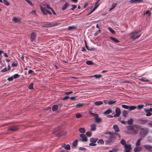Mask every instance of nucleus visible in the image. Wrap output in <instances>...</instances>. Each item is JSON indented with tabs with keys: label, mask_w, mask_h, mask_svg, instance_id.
I'll return each instance as SVG.
<instances>
[{
	"label": "nucleus",
	"mask_w": 152,
	"mask_h": 152,
	"mask_svg": "<svg viewBox=\"0 0 152 152\" xmlns=\"http://www.w3.org/2000/svg\"><path fill=\"white\" fill-rule=\"evenodd\" d=\"M18 129V127L17 126H13L9 128L8 129V130L12 131H14L17 130Z\"/></svg>",
	"instance_id": "nucleus-14"
},
{
	"label": "nucleus",
	"mask_w": 152,
	"mask_h": 152,
	"mask_svg": "<svg viewBox=\"0 0 152 152\" xmlns=\"http://www.w3.org/2000/svg\"><path fill=\"white\" fill-rule=\"evenodd\" d=\"M104 141L102 139L99 140L97 142V143L98 144H103L104 143Z\"/></svg>",
	"instance_id": "nucleus-43"
},
{
	"label": "nucleus",
	"mask_w": 152,
	"mask_h": 152,
	"mask_svg": "<svg viewBox=\"0 0 152 152\" xmlns=\"http://www.w3.org/2000/svg\"><path fill=\"white\" fill-rule=\"evenodd\" d=\"M76 117L77 118H80L82 116V115H81L79 113H76Z\"/></svg>",
	"instance_id": "nucleus-44"
},
{
	"label": "nucleus",
	"mask_w": 152,
	"mask_h": 152,
	"mask_svg": "<svg viewBox=\"0 0 152 152\" xmlns=\"http://www.w3.org/2000/svg\"><path fill=\"white\" fill-rule=\"evenodd\" d=\"M12 20L14 22H17L20 21L19 19L18 18H16V17L13 18Z\"/></svg>",
	"instance_id": "nucleus-40"
},
{
	"label": "nucleus",
	"mask_w": 152,
	"mask_h": 152,
	"mask_svg": "<svg viewBox=\"0 0 152 152\" xmlns=\"http://www.w3.org/2000/svg\"><path fill=\"white\" fill-rule=\"evenodd\" d=\"M4 3L6 5L8 6L10 4V3L7 0H3Z\"/></svg>",
	"instance_id": "nucleus-45"
},
{
	"label": "nucleus",
	"mask_w": 152,
	"mask_h": 152,
	"mask_svg": "<svg viewBox=\"0 0 152 152\" xmlns=\"http://www.w3.org/2000/svg\"><path fill=\"white\" fill-rule=\"evenodd\" d=\"M116 102V101L110 100V101H109L107 102V103L109 105H112V104H115Z\"/></svg>",
	"instance_id": "nucleus-31"
},
{
	"label": "nucleus",
	"mask_w": 152,
	"mask_h": 152,
	"mask_svg": "<svg viewBox=\"0 0 152 152\" xmlns=\"http://www.w3.org/2000/svg\"><path fill=\"white\" fill-rule=\"evenodd\" d=\"M114 141L115 140L110 136L108 140L106 143L107 144H110V143H111L114 142Z\"/></svg>",
	"instance_id": "nucleus-13"
},
{
	"label": "nucleus",
	"mask_w": 152,
	"mask_h": 152,
	"mask_svg": "<svg viewBox=\"0 0 152 152\" xmlns=\"http://www.w3.org/2000/svg\"><path fill=\"white\" fill-rule=\"evenodd\" d=\"M144 111L145 112H149L150 111L152 112V108H150L148 109H145Z\"/></svg>",
	"instance_id": "nucleus-59"
},
{
	"label": "nucleus",
	"mask_w": 152,
	"mask_h": 152,
	"mask_svg": "<svg viewBox=\"0 0 152 152\" xmlns=\"http://www.w3.org/2000/svg\"><path fill=\"white\" fill-rule=\"evenodd\" d=\"M78 140H76L72 143V145L74 147H76L77 145Z\"/></svg>",
	"instance_id": "nucleus-39"
},
{
	"label": "nucleus",
	"mask_w": 152,
	"mask_h": 152,
	"mask_svg": "<svg viewBox=\"0 0 152 152\" xmlns=\"http://www.w3.org/2000/svg\"><path fill=\"white\" fill-rule=\"evenodd\" d=\"M113 128L115 132L119 131V129L118 126L116 125H114L113 126Z\"/></svg>",
	"instance_id": "nucleus-22"
},
{
	"label": "nucleus",
	"mask_w": 152,
	"mask_h": 152,
	"mask_svg": "<svg viewBox=\"0 0 152 152\" xmlns=\"http://www.w3.org/2000/svg\"><path fill=\"white\" fill-rule=\"evenodd\" d=\"M140 81L143 82H147L148 81V80L145 77H142L139 79Z\"/></svg>",
	"instance_id": "nucleus-33"
},
{
	"label": "nucleus",
	"mask_w": 152,
	"mask_h": 152,
	"mask_svg": "<svg viewBox=\"0 0 152 152\" xmlns=\"http://www.w3.org/2000/svg\"><path fill=\"white\" fill-rule=\"evenodd\" d=\"M122 114L123 116L125 117H126L127 115L128 114V113L127 111L124 110Z\"/></svg>",
	"instance_id": "nucleus-35"
},
{
	"label": "nucleus",
	"mask_w": 152,
	"mask_h": 152,
	"mask_svg": "<svg viewBox=\"0 0 152 152\" xmlns=\"http://www.w3.org/2000/svg\"><path fill=\"white\" fill-rule=\"evenodd\" d=\"M99 6V4H98L97 5H96L94 6V7L93 8L92 10H91L93 12L95 9L98 7Z\"/></svg>",
	"instance_id": "nucleus-54"
},
{
	"label": "nucleus",
	"mask_w": 152,
	"mask_h": 152,
	"mask_svg": "<svg viewBox=\"0 0 152 152\" xmlns=\"http://www.w3.org/2000/svg\"><path fill=\"white\" fill-rule=\"evenodd\" d=\"M129 106L125 105H122V107L126 109H128L129 108Z\"/></svg>",
	"instance_id": "nucleus-47"
},
{
	"label": "nucleus",
	"mask_w": 152,
	"mask_h": 152,
	"mask_svg": "<svg viewBox=\"0 0 152 152\" xmlns=\"http://www.w3.org/2000/svg\"><path fill=\"white\" fill-rule=\"evenodd\" d=\"M149 14V15L151 14V13L150 12V11L149 10H147L146 11V12L144 13V15H145L146 14Z\"/></svg>",
	"instance_id": "nucleus-62"
},
{
	"label": "nucleus",
	"mask_w": 152,
	"mask_h": 152,
	"mask_svg": "<svg viewBox=\"0 0 152 152\" xmlns=\"http://www.w3.org/2000/svg\"><path fill=\"white\" fill-rule=\"evenodd\" d=\"M133 119L132 118H130L127 121V123L129 125H131L133 123Z\"/></svg>",
	"instance_id": "nucleus-30"
},
{
	"label": "nucleus",
	"mask_w": 152,
	"mask_h": 152,
	"mask_svg": "<svg viewBox=\"0 0 152 152\" xmlns=\"http://www.w3.org/2000/svg\"><path fill=\"white\" fill-rule=\"evenodd\" d=\"M69 5V4L67 2H66L62 8V10H66Z\"/></svg>",
	"instance_id": "nucleus-19"
},
{
	"label": "nucleus",
	"mask_w": 152,
	"mask_h": 152,
	"mask_svg": "<svg viewBox=\"0 0 152 152\" xmlns=\"http://www.w3.org/2000/svg\"><path fill=\"white\" fill-rule=\"evenodd\" d=\"M69 98V97L68 96H65L63 98V100L68 99Z\"/></svg>",
	"instance_id": "nucleus-64"
},
{
	"label": "nucleus",
	"mask_w": 152,
	"mask_h": 152,
	"mask_svg": "<svg viewBox=\"0 0 152 152\" xmlns=\"http://www.w3.org/2000/svg\"><path fill=\"white\" fill-rule=\"evenodd\" d=\"M101 31L99 29V30H98L96 33H95L94 34V36H96L97 35H98V34L100 33Z\"/></svg>",
	"instance_id": "nucleus-49"
},
{
	"label": "nucleus",
	"mask_w": 152,
	"mask_h": 152,
	"mask_svg": "<svg viewBox=\"0 0 152 152\" xmlns=\"http://www.w3.org/2000/svg\"><path fill=\"white\" fill-rule=\"evenodd\" d=\"M55 26L54 24L51 23H48L44 24L42 26V27H43L49 28L53 26Z\"/></svg>",
	"instance_id": "nucleus-12"
},
{
	"label": "nucleus",
	"mask_w": 152,
	"mask_h": 152,
	"mask_svg": "<svg viewBox=\"0 0 152 152\" xmlns=\"http://www.w3.org/2000/svg\"><path fill=\"white\" fill-rule=\"evenodd\" d=\"M127 130L125 132L132 135H136L138 134V130L140 128V126L136 124L126 126Z\"/></svg>",
	"instance_id": "nucleus-1"
},
{
	"label": "nucleus",
	"mask_w": 152,
	"mask_h": 152,
	"mask_svg": "<svg viewBox=\"0 0 152 152\" xmlns=\"http://www.w3.org/2000/svg\"><path fill=\"white\" fill-rule=\"evenodd\" d=\"M86 135L88 137H91L92 135L91 132L90 131H88L86 133Z\"/></svg>",
	"instance_id": "nucleus-41"
},
{
	"label": "nucleus",
	"mask_w": 152,
	"mask_h": 152,
	"mask_svg": "<svg viewBox=\"0 0 152 152\" xmlns=\"http://www.w3.org/2000/svg\"><path fill=\"white\" fill-rule=\"evenodd\" d=\"M95 121L96 123H99L102 122V119L98 117L99 115L97 114H95Z\"/></svg>",
	"instance_id": "nucleus-10"
},
{
	"label": "nucleus",
	"mask_w": 152,
	"mask_h": 152,
	"mask_svg": "<svg viewBox=\"0 0 152 152\" xmlns=\"http://www.w3.org/2000/svg\"><path fill=\"white\" fill-rule=\"evenodd\" d=\"M112 113V111L111 109H108L104 112V114L107 115L110 113Z\"/></svg>",
	"instance_id": "nucleus-26"
},
{
	"label": "nucleus",
	"mask_w": 152,
	"mask_h": 152,
	"mask_svg": "<svg viewBox=\"0 0 152 152\" xmlns=\"http://www.w3.org/2000/svg\"><path fill=\"white\" fill-rule=\"evenodd\" d=\"M110 39H111V40H112L113 41H114V42H116V43H118L119 42V41L117 39H116L112 37H110Z\"/></svg>",
	"instance_id": "nucleus-25"
},
{
	"label": "nucleus",
	"mask_w": 152,
	"mask_h": 152,
	"mask_svg": "<svg viewBox=\"0 0 152 152\" xmlns=\"http://www.w3.org/2000/svg\"><path fill=\"white\" fill-rule=\"evenodd\" d=\"M96 129V125L95 124L91 125V130L92 131H94Z\"/></svg>",
	"instance_id": "nucleus-20"
},
{
	"label": "nucleus",
	"mask_w": 152,
	"mask_h": 152,
	"mask_svg": "<svg viewBox=\"0 0 152 152\" xmlns=\"http://www.w3.org/2000/svg\"><path fill=\"white\" fill-rule=\"evenodd\" d=\"M19 76V75L18 74H15L12 75V76L14 79H16L18 78V77Z\"/></svg>",
	"instance_id": "nucleus-46"
},
{
	"label": "nucleus",
	"mask_w": 152,
	"mask_h": 152,
	"mask_svg": "<svg viewBox=\"0 0 152 152\" xmlns=\"http://www.w3.org/2000/svg\"><path fill=\"white\" fill-rule=\"evenodd\" d=\"M142 146H136L134 149V152H139L142 150Z\"/></svg>",
	"instance_id": "nucleus-11"
},
{
	"label": "nucleus",
	"mask_w": 152,
	"mask_h": 152,
	"mask_svg": "<svg viewBox=\"0 0 152 152\" xmlns=\"http://www.w3.org/2000/svg\"><path fill=\"white\" fill-rule=\"evenodd\" d=\"M147 113L146 115L147 116H149L152 115V113L149 112H146Z\"/></svg>",
	"instance_id": "nucleus-53"
},
{
	"label": "nucleus",
	"mask_w": 152,
	"mask_h": 152,
	"mask_svg": "<svg viewBox=\"0 0 152 152\" xmlns=\"http://www.w3.org/2000/svg\"><path fill=\"white\" fill-rule=\"evenodd\" d=\"M144 148L148 151H152V146L149 145H143Z\"/></svg>",
	"instance_id": "nucleus-8"
},
{
	"label": "nucleus",
	"mask_w": 152,
	"mask_h": 152,
	"mask_svg": "<svg viewBox=\"0 0 152 152\" xmlns=\"http://www.w3.org/2000/svg\"><path fill=\"white\" fill-rule=\"evenodd\" d=\"M40 9L44 15H47V14L48 10L45 8L40 6Z\"/></svg>",
	"instance_id": "nucleus-15"
},
{
	"label": "nucleus",
	"mask_w": 152,
	"mask_h": 152,
	"mask_svg": "<svg viewBox=\"0 0 152 152\" xmlns=\"http://www.w3.org/2000/svg\"><path fill=\"white\" fill-rule=\"evenodd\" d=\"M108 29L112 33L115 34V31L111 28L110 27H108Z\"/></svg>",
	"instance_id": "nucleus-36"
},
{
	"label": "nucleus",
	"mask_w": 152,
	"mask_h": 152,
	"mask_svg": "<svg viewBox=\"0 0 152 152\" xmlns=\"http://www.w3.org/2000/svg\"><path fill=\"white\" fill-rule=\"evenodd\" d=\"M115 114L114 115V117H118L121 114V110L120 109L117 107L116 108L115 110Z\"/></svg>",
	"instance_id": "nucleus-6"
},
{
	"label": "nucleus",
	"mask_w": 152,
	"mask_h": 152,
	"mask_svg": "<svg viewBox=\"0 0 152 152\" xmlns=\"http://www.w3.org/2000/svg\"><path fill=\"white\" fill-rule=\"evenodd\" d=\"M103 104V102L102 101H97L94 102V104L95 105L97 106Z\"/></svg>",
	"instance_id": "nucleus-29"
},
{
	"label": "nucleus",
	"mask_w": 152,
	"mask_h": 152,
	"mask_svg": "<svg viewBox=\"0 0 152 152\" xmlns=\"http://www.w3.org/2000/svg\"><path fill=\"white\" fill-rule=\"evenodd\" d=\"M121 143L122 145L125 146V145H126V142L124 139H122L120 142Z\"/></svg>",
	"instance_id": "nucleus-37"
},
{
	"label": "nucleus",
	"mask_w": 152,
	"mask_h": 152,
	"mask_svg": "<svg viewBox=\"0 0 152 152\" xmlns=\"http://www.w3.org/2000/svg\"><path fill=\"white\" fill-rule=\"evenodd\" d=\"M137 107L134 106H129L128 110L129 111L134 110L136 109Z\"/></svg>",
	"instance_id": "nucleus-24"
},
{
	"label": "nucleus",
	"mask_w": 152,
	"mask_h": 152,
	"mask_svg": "<svg viewBox=\"0 0 152 152\" xmlns=\"http://www.w3.org/2000/svg\"><path fill=\"white\" fill-rule=\"evenodd\" d=\"M83 104H79L76 105V106L77 107H79L84 105Z\"/></svg>",
	"instance_id": "nucleus-50"
},
{
	"label": "nucleus",
	"mask_w": 152,
	"mask_h": 152,
	"mask_svg": "<svg viewBox=\"0 0 152 152\" xmlns=\"http://www.w3.org/2000/svg\"><path fill=\"white\" fill-rule=\"evenodd\" d=\"M147 121L148 120L146 119H139L138 121V123L142 124H145Z\"/></svg>",
	"instance_id": "nucleus-16"
},
{
	"label": "nucleus",
	"mask_w": 152,
	"mask_h": 152,
	"mask_svg": "<svg viewBox=\"0 0 152 152\" xmlns=\"http://www.w3.org/2000/svg\"><path fill=\"white\" fill-rule=\"evenodd\" d=\"M125 149V152H131L132 150L131 145L130 144H126L124 146Z\"/></svg>",
	"instance_id": "nucleus-5"
},
{
	"label": "nucleus",
	"mask_w": 152,
	"mask_h": 152,
	"mask_svg": "<svg viewBox=\"0 0 152 152\" xmlns=\"http://www.w3.org/2000/svg\"><path fill=\"white\" fill-rule=\"evenodd\" d=\"M148 140L151 142L152 141V137L151 136H148L147 137Z\"/></svg>",
	"instance_id": "nucleus-52"
},
{
	"label": "nucleus",
	"mask_w": 152,
	"mask_h": 152,
	"mask_svg": "<svg viewBox=\"0 0 152 152\" xmlns=\"http://www.w3.org/2000/svg\"><path fill=\"white\" fill-rule=\"evenodd\" d=\"M148 124L150 127H152V121H149Z\"/></svg>",
	"instance_id": "nucleus-58"
},
{
	"label": "nucleus",
	"mask_w": 152,
	"mask_h": 152,
	"mask_svg": "<svg viewBox=\"0 0 152 152\" xmlns=\"http://www.w3.org/2000/svg\"><path fill=\"white\" fill-rule=\"evenodd\" d=\"M79 130L81 133H84L85 132V129L83 128H80L79 129Z\"/></svg>",
	"instance_id": "nucleus-32"
},
{
	"label": "nucleus",
	"mask_w": 152,
	"mask_h": 152,
	"mask_svg": "<svg viewBox=\"0 0 152 152\" xmlns=\"http://www.w3.org/2000/svg\"><path fill=\"white\" fill-rule=\"evenodd\" d=\"M117 5V3H113L112 4V7L110 8L109 10V11H110L112 10H113L116 6Z\"/></svg>",
	"instance_id": "nucleus-28"
},
{
	"label": "nucleus",
	"mask_w": 152,
	"mask_h": 152,
	"mask_svg": "<svg viewBox=\"0 0 152 152\" xmlns=\"http://www.w3.org/2000/svg\"><path fill=\"white\" fill-rule=\"evenodd\" d=\"M144 106L143 105H140L138 106L137 108L138 109H140L142 108Z\"/></svg>",
	"instance_id": "nucleus-55"
},
{
	"label": "nucleus",
	"mask_w": 152,
	"mask_h": 152,
	"mask_svg": "<svg viewBox=\"0 0 152 152\" xmlns=\"http://www.w3.org/2000/svg\"><path fill=\"white\" fill-rule=\"evenodd\" d=\"M96 145V144H95V143H92V142L90 143L89 144V145L91 146H95Z\"/></svg>",
	"instance_id": "nucleus-60"
},
{
	"label": "nucleus",
	"mask_w": 152,
	"mask_h": 152,
	"mask_svg": "<svg viewBox=\"0 0 152 152\" xmlns=\"http://www.w3.org/2000/svg\"><path fill=\"white\" fill-rule=\"evenodd\" d=\"M76 28V26H69L67 29L68 30H71L73 29Z\"/></svg>",
	"instance_id": "nucleus-27"
},
{
	"label": "nucleus",
	"mask_w": 152,
	"mask_h": 152,
	"mask_svg": "<svg viewBox=\"0 0 152 152\" xmlns=\"http://www.w3.org/2000/svg\"><path fill=\"white\" fill-rule=\"evenodd\" d=\"M86 49L88 50H94V49L93 48H89L88 46H86Z\"/></svg>",
	"instance_id": "nucleus-63"
},
{
	"label": "nucleus",
	"mask_w": 152,
	"mask_h": 152,
	"mask_svg": "<svg viewBox=\"0 0 152 152\" xmlns=\"http://www.w3.org/2000/svg\"><path fill=\"white\" fill-rule=\"evenodd\" d=\"M140 31H135L134 32H132L131 34L132 35L131 36V38L133 40H134L136 39H138L140 37L141 34H140L138 35H137V34L140 32Z\"/></svg>",
	"instance_id": "nucleus-3"
},
{
	"label": "nucleus",
	"mask_w": 152,
	"mask_h": 152,
	"mask_svg": "<svg viewBox=\"0 0 152 152\" xmlns=\"http://www.w3.org/2000/svg\"><path fill=\"white\" fill-rule=\"evenodd\" d=\"M18 65L17 63H15V62H13L11 66L12 67H16Z\"/></svg>",
	"instance_id": "nucleus-56"
},
{
	"label": "nucleus",
	"mask_w": 152,
	"mask_h": 152,
	"mask_svg": "<svg viewBox=\"0 0 152 152\" xmlns=\"http://www.w3.org/2000/svg\"><path fill=\"white\" fill-rule=\"evenodd\" d=\"M143 1V0H131L130 2L131 4H137Z\"/></svg>",
	"instance_id": "nucleus-17"
},
{
	"label": "nucleus",
	"mask_w": 152,
	"mask_h": 152,
	"mask_svg": "<svg viewBox=\"0 0 152 152\" xmlns=\"http://www.w3.org/2000/svg\"><path fill=\"white\" fill-rule=\"evenodd\" d=\"M102 76L101 75H94V77L96 79H98L100 78Z\"/></svg>",
	"instance_id": "nucleus-38"
},
{
	"label": "nucleus",
	"mask_w": 152,
	"mask_h": 152,
	"mask_svg": "<svg viewBox=\"0 0 152 152\" xmlns=\"http://www.w3.org/2000/svg\"><path fill=\"white\" fill-rule=\"evenodd\" d=\"M29 4L33 6V4L30 0H25Z\"/></svg>",
	"instance_id": "nucleus-51"
},
{
	"label": "nucleus",
	"mask_w": 152,
	"mask_h": 152,
	"mask_svg": "<svg viewBox=\"0 0 152 152\" xmlns=\"http://www.w3.org/2000/svg\"><path fill=\"white\" fill-rule=\"evenodd\" d=\"M105 134H109L113 138L114 140L116 137V133L115 132H107Z\"/></svg>",
	"instance_id": "nucleus-7"
},
{
	"label": "nucleus",
	"mask_w": 152,
	"mask_h": 152,
	"mask_svg": "<svg viewBox=\"0 0 152 152\" xmlns=\"http://www.w3.org/2000/svg\"><path fill=\"white\" fill-rule=\"evenodd\" d=\"M86 63L88 65H92L93 64V63L92 61H88L86 62Z\"/></svg>",
	"instance_id": "nucleus-42"
},
{
	"label": "nucleus",
	"mask_w": 152,
	"mask_h": 152,
	"mask_svg": "<svg viewBox=\"0 0 152 152\" xmlns=\"http://www.w3.org/2000/svg\"><path fill=\"white\" fill-rule=\"evenodd\" d=\"M140 136L141 138H144L148 133L149 129L147 128H140Z\"/></svg>",
	"instance_id": "nucleus-2"
},
{
	"label": "nucleus",
	"mask_w": 152,
	"mask_h": 152,
	"mask_svg": "<svg viewBox=\"0 0 152 152\" xmlns=\"http://www.w3.org/2000/svg\"><path fill=\"white\" fill-rule=\"evenodd\" d=\"M58 108V107L57 105H54L52 107V110L53 111H55Z\"/></svg>",
	"instance_id": "nucleus-34"
},
{
	"label": "nucleus",
	"mask_w": 152,
	"mask_h": 152,
	"mask_svg": "<svg viewBox=\"0 0 152 152\" xmlns=\"http://www.w3.org/2000/svg\"><path fill=\"white\" fill-rule=\"evenodd\" d=\"M13 79H14V78H13L12 76H11L10 77H8L7 78V80H9V81H12Z\"/></svg>",
	"instance_id": "nucleus-57"
},
{
	"label": "nucleus",
	"mask_w": 152,
	"mask_h": 152,
	"mask_svg": "<svg viewBox=\"0 0 152 152\" xmlns=\"http://www.w3.org/2000/svg\"><path fill=\"white\" fill-rule=\"evenodd\" d=\"M80 137L81 138L79 139V140L83 142H86L88 141L87 137L86 135L84 134H81L80 135Z\"/></svg>",
	"instance_id": "nucleus-4"
},
{
	"label": "nucleus",
	"mask_w": 152,
	"mask_h": 152,
	"mask_svg": "<svg viewBox=\"0 0 152 152\" xmlns=\"http://www.w3.org/2000/svg\"><path fill=\"white\" fill-rule=\"evenodd\" d=\"M142 140V138L138 139L135 143L136 146H139L140 144V141Z\"/></svg>",
	"instance_id": "nucleus-21"
},
{
	"label": "nucleus",
	"mask_w": 152,
	"mask_h": 152,
	"mask_svg": "<svg viewBox=\"0 0 152 152\" xmlns=\"http://www.w3.org/2000/svg\"><path fill=\"white\" fill-rule=\"evenodd\" d=\"M72 7L70 9L73 11L77 7V6L73 4H72Z\"/></svg>",
	"instance_id": "nucleus-48"
},
{
	"label": "nucleus",
	"mask_w": 152,
	"mask_h": 152,
	"mask_svg": "<svg viewBox=\"0 0 152 152\" xmlns=\"http://www.w3.org/2000/svg\"><path fill=\"white\" fill-rule=\"evenodd\" d=\"M98 139L97 138H91L90 139V141L91 142L95 143L97 141Z\"/></svg>",
	"instance_id": "nucleus-23"
},
{
	"label": "nucleus",
	"mask_w": 152,
	"mask_h": 152,
	"mask_svg": "<svg viewBox=\"0 0 152 152\" xmlns=\"http://www.w3.org/2000/svg\"><path fill=\"white\" fill-rule=\"evenodd\" d=\"M62 147H64V148L67 150H70V147L69 144L65 145L64 144L62 145Z\"/></svg>",
	"instance_id": "nucleus-18"
},
{
	"label": "nucleus",
	"mask_w": 152,
	"mask_h": 152,
	"mask_svg": "<svg viewBox=\"0 0 152 152\" xmlns=\"http://www.w3.org/2000/svg\"><path fill=\"white\" fill-rule=\"evenodd\" d=\"M73 93L72 91H71L68 92H65V94L66 95H68L69 94H70Z\"/></svg>",
	"instance_id": "nucleus-61"
},
{
	"label": "nucleus",
	"mask_w": 152,
	"mask_h": 152,
	"mask_svg": "<svg viewBox=\"0 0 152 152\" xmlns=\"http://www.w3.org/2000/svg\"><path fill=\"white\" fill-rule=\"evenodd\" d=\"M36 34L34 32H32L31 33L30 37L31 40V42H33L36 37Z\"/></svg>",
	"instance_id": "nucleus-9"
}]
</instances>
